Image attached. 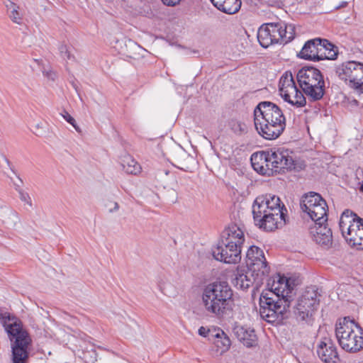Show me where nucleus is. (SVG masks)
I'll list each match as a JSON object with an SVG mask.
<instances>
[{
  "label": "nucleus",
  "mask_w": 363,
  "mask_h": 363,
  "mask_svg": "<svg viewBox=\"0 0 363 363\" xmlns=\"http://www.w3.org/2000/svg\"><path fill=\"white\" fill-rule=\"evenodd\" d=\"M293 290L289 279L279 274L275 277L271 288L264 291L259 298L262 318L269 323L281 322L293 300Z\"/></svg>",
  "instance_id": "f257e3e1"
},
{
  "label": "nucleus",
  "mask_w": 363,
  "mask_h": 363,
  "mask_svg": "<svg viewBox=\"0 0 363 363\" xmlns=\"http://www.w3.org/2000/svg\"><path fill=\"white\" fill-rule=\"evenodd\" d=\"M287 210L277 196L267 194L258 196L252 206L255 223L260 228L273 231L286 223Z\"/></svg>",
  "instance_id": "f03ea898"
},
{
  "label": "nucleus",
  "mask_w": 363,
  "mask_h": 363,
  "mask_svg": "<svg viewBox=\"0 0 363 363\" xmlns=\"http://www.w3.org/2000/svg\"><path fill=\"white\" fill-rule=\"evenodd\" d=\"M201 305L204 311L221 318L233 311V291L227 281H216L205 286L201 292Z\"/></svg>",
  "instance_id": "7ed1b4c3"
},
{
  "label": "nucleus",
  "mask_w": 363,
  "mask_h": 363,
  "mask_svg": "<svg viewBox=\"0 0 363 363\" xmlns=\"http://www.w3.org/2000/svg\"><path fill=\"white\" fill-rule=\"evenodd\" d=\"M4 327L11 341L12 363H26L32 342L28 332L23 328L21 320L15 317L9 316L4 321Z\"/></svg>",
  "instance_id": "20e7f679"
},
{
  "label": "nucleus",
  "mask_w": 363,
  "mask_h": 363,
  "mask_svg": "<svg viewBox=\"0 0 363 363\" xmlns=\"http://www.w3.org/2000/svg\"><path fill=\"white\" fill-rule=\"evenodd\" d=\"M335 335L339 345L347 352H356L363 348V330L349 318L336 323Z\"/></svg>",
  "instance_id": "39448f33"
},
{
  "label": "nucleus",
  "mask_w": 363,
  "mask_h": 363,
  "mask_svg": "<svg viewBox=\"0 0 363 363\" xmlns=\"http://www.w3.org/2000/svg\"><path fill=\"white\" fill-rule=\"evenodd\" d=\"M294 36V26L282 21L263 24L257 32L258 41L263 48H268L275 43L286 44L293 40Z\"/></svg>",
  "instance_id": "423d86ee"
},
{
  "label": "nucleus",
  "mask_w": 363,
  "mask_h": 363,
  "mask_svg": "<svg viewBox=\"0 0 363 363\" xmlns=\"http://www.w3.org/2000/svg\"><path fill=\"white\" fill-rule=\"evenodd\" d=\"M340 229L347 242L357 250H363V219L350 210L345 211L340 219Z\"/></svg>",
  "instance_id": "0eeeda50"
},
{
  "label": "nucleus",
  "mask_w": 363,
  "mask_h": 363,
  "mask_svg": "<svg viewBox=\"0 0 363 363\" xmlns=\"http://www.w3.org/2000/svg\"><path fill=\"white\" fill-rule=\"evenodd\" d=\"M302 211L306 213L314 223H325L328 220V206L321 196L315 192L305 194L300 203Z\"/></svg>",
  "instance_id": "6e6552de"
},
{
  "label": "nucleus",
  "mask_w": 363,
  "mask_h": 363,
  "mask_svg": "<svg viewBox=\"0 0 363 363\" xmlns=\"http://www.w3.org/2000/svg\"><path fill=\"white\" fill-rule=\"evenodd\" d=\"M279 91L281 98L296 108L303 107L306 104V99L300 91L290 72H286L281 77L279 82Z\"/></svg>",
  "instance_id": "1a4fd4ad"
},
{
  "label": "nucleus",
  "mask_w": 363,
  "mask_h": 363,
  "mask_svg": "<svg viewBox=\"0 0 363 363\" xmlns=\"http://www.w3.org/2000/svg\"><path fill=\"white\" fill-rule=\"evenodd\" d=\"M246 264L250 271L255 273L259 281L267 276L269 267L263 251L257 246H251L246 254Z\"/></svg>",
  "instance_id": "9d476101"
},
{
  "label": "nucleus",
  "mask_w": 363,
  "mask_h": 363,
  "mask_svg": "<svg viewBox=\"0 0 363 363\" xmlns=\"http://www.w3.org/2000/svg\"><path fill=\"white\" fill-rule=\"evenodd\" d=\"M318 293L313 287L308 288L298 298L295 313L302 320H309L318 305Z\"/></svg>",
  "instance_id": "9b49d317"
},
{
  "label": "nucleus",
  "mask_w": 363,
  "mask_h": 363,
  "mask_svg": "<svg viewBox=\"0 0 363 363\" xmlns=\"http://www.w3.org/2000/svg\"><path fill=\"white\" fill-rule=\"evenodd\" d=\"M336 74L349 86L363 79V64L356 61L343 62L336 68Z\"/></svg>",
  "instance_id": "f8f14e48"
},
{
  "label": "nucleus",
  "mask_w": 363,
  "mask_h": 363,
  "mask_svg": "<svg viewBox=\"0 0 363 363\" xmlns=\"http://www.w3.org/2000/svg\"><path fill=\"white\" fill-rule=\"evenodd\" d=\"M254 123L257 133L267 140L277 139L286 127V123L264 119L257 116H254Z\"/></svg>",
  "instance_id": "ddd939ff"
},
{
  "label": "nucleus",
  "mask_w": 363,
  "mask_h": 363,
  "mask_svg": "<svg viewBox=\"0 0 363 363\" xmlns=\"http://www.w3.org/2000/svg\"><path fill=\"white\" fill-rule=\"evenodd\" d=\"M242 249L234 245L220 242L217 247L212 250L213 257L226 264H237L241 260Z\"/></svg>",
  "instance_id": "4468645a"
},
{
  "label": "nucleus",
  "mask_w": 363,
  "mask_h": 363,
  "mask_svg": "<svg viewBox=\"0 0 363 363\" xmlns=\"http://www.w3.org/2000/svg\"><path fill=\"white\" fill-rule=\"evenodd\" d=\"M254 116L264 119L286 123V118L281 108L270 101H262L254 110Z\"/></svg>",
  "instance_id": "2eb2a0df"
},
{
  "label": "nucleus",
  "mask_w": 363,
  "mask_h": 363,
  "mask_svg": "<svg viewBox=\"0 0 363 363\" xmlns=\"http://www.w3.org/2000/svg\"><path fill=\"white\" fill-rule=\"evenodd\" d=\"M319 358L325 363H338L340 362L337 348L333 340L324 337L317 347Z\"/></svg>",
  "instance_id": "dca6fc26"
},
{
  "label": "nucleus",
  "mask_w": 363,
  "mask_h": 363,
  "mask_svg": "<svg viewBox=\"0 0 363 363\" xmlns=\"http://www.w3.org/2000/svg\"><path fill=\"white\" fill-rule=\"evenodd\" d=\"M272 159L277 172L282 169H291L294 168V160L292 152L284 148L270 149Z\"/></svg>",
  "instance_id": "f3484780"
},
{
  "label": "nucleus",
  "mask_w": 363,
  "mask_h": 363,
  "mask_svg": "<svg viewBox=\"0 0 363 363\" xmlns=\"http://www.w3.org/2000/svg\"><path fill=\"white\" fill-rule=\"evenodd\" d=\"M220 242L234 245L242 249L245 242V235L242 229L237 224H233L226 228L222 234Z\"/></svg>",
  "instance_id": "a211bd4d"
},
{
  "label": "nucleus",
  "mask_w": 363,
  "mask_h": 363,
  "mask_svg": "<svg viewBox=\"0 0 363 363\" xmlns=\"http://www.w3.org/2000/svg\"><path fill=\"white\" fill-rule=\"evenodd\" d=\"M321 38H316L308 40L298 54V57L308 60L320 61Z\"/></svg>",
  "instance_id": "6ab92c4d"
},
{
  "label": "nucleus",
  "mask_w": 363,
  "mask_h": 363,
  "mask_svg": "<svg viewBox=\"0 0 363 363\" xmlns=\"http://www.w3.org/2000/svg\"><path fill=\"white\" fill-rule=\"evenodd\" d=\"M311 234L313 240L318 245L329 247L332 244V232L327 226L326 223L316 224L311 228Z\"/></svg>",
  "instance_id": "aec40b11"
},
{
  "label": "nucleus",
  "mask_w": 363,
  "mask_h": 363,
  "mask_svg": "<svg viewBox=\"0 0 363 363\" xmlns=\"http://www.w3.org/2000/svg\"><path fill=\"white\" fill-rule=\"evenodd\" d=\"M233 333L238 340L247 347L257 345V337L253 329L237 325L233 328Z\"/></svg>",
  "instance_id": "412c9836"
},
{
  "label": "nucleus",
  "mask_w": 363,
  "mask_h": 363,
  "mask_svg": "<svg viewBox=\"0 0 363 363\" xmlns=\"http://www.w3.org/2000/svg\"><path fill=\"white\" fill-rule=\"evenodd\" d=\"M296 78L301 88L308 85V83H315L323 79L320 70L313 67H305L301 69L297 73Z\"/></svg>",
  "instance_id": "4be33fe9"
},
{
  "label": "nucleus",
  "mask_w": 363,
  "mask_h": 363,
  "mask_svg": "<svg viewBox=\"0 0 363 363\" xmlns=\"http://www.w3.org/2000/svg\"><path fill=\"white\" fill-rule=\"evenodd\" d=\"M325 82L323 79L319 80L315 83H311L301 87L303 94L313 101H318L324 95Z\"/></svg>",
  "instance_id": "5701e85b"
},
{
  "label": "nucleus",
  "mask_w": 363,
  "mask_h": 363,
  "mask_svg": "<svg viewBox=\"0 0 363 363\" xmlns=\"http://www.w3.org/2000/svg\"><path fill=\"white\" fill-rule=\"evenodd\" d=\"M212 337H213V344L216 348V352L218 354L221 355L229 350L231 342L223 330L214 328V332L212 333Z\"/></svg>",
  "instance_id": "b1692460"
},
{
  "label": "nucleus",
  "mask_w": 363,
  "mask_h": 363,
  "mask_svg": "<svg viewBox=\"0 0 363 363\" xmlns=\"http://www.w3.org/2000/svg\"><path fill=\"white\" fill-rule=\"evenodd\" d=\"M263 279H259L257 277L255 273H252L249 270L246 274H240L236 276L235 279V285L237 288L246 290L250 286H252L254 282H257V285H258L260 282H262Z\"/></svg>",
  "instance_id": "393cba45"
},
{
  "label": "nucleus",
  "mask_w": 363,
  "mask_h": 363,
  "mask_svg": "<svg viewBox=\"0 0 363 363\" xmlns=\"http://www.w3.org/2000/svg\"><path fill=\"white\" fill-rule=\"evenodd\" d=\"M266 160H267V156L264 151L253 153L250 158L253 169L262 175L269 174V167H267Z\"/></svg>",
  "instance_id": "a878e982"
},
{
  "label": "nucleus",
  "mask_w": 363,
  "mask_h": 363,
  "mask_svg": "<svg viewBox=\"0 0 363 363\" xmlns=\"http://www.w3.org/2000/svg\"><path fill=\"white\" fill-rule=\"evenodd\" d=\"M320 48L323 50H321L322 52L320 53V60L324 59L334 60L336 58L337 55V48L328 40L321 38Z\"/></svg>",
  "instance_id": "bb28decb"
},
{
  "label": "nucleus",
  "mask_w": 363,
  "mask_h": 363,
  "mask_svg": "<svg viewBox=\"0 0 363 363\" xmlns=\"http://www.w3.org/2000/svg\"><path fill=\"white\" fill-rule=\"evenodd\" d=\"M121 166L126 173L131 174H137L142 169L138 162L129 155H125L122 157Z\"/></svg>",
  "instance_id": "cd10ccee"
},
{
  "label": "nucleus",
  "mask_w": 363,
  "mask_h": 363,
  "mask_svg": "<svg viewBox=\"0 0 363 363\" xmlns=\"http://www.w3.org/2000/svg\"><path fill=\"white\" fill-rule=\"evenodd\" d=\"M218 9L228 14L235 13L241 7L240 0H225L221 4L215 6Z\"/></svg>",
  "instance_id": "c85d7f7f"
},
{
  "label": "nucleus",
  "mask_w": 363,
  "mask_h": 363,
  "mask_svg": "<svg viewBox=\"0 0 363 363\" xmlns=\"http://www.w3.org/2000/svg\"><path fill=\"white\" fill-rule=\"evenodd\" d=\"M1 216L2 221L10 227L15 226L18 220V213L9 208L3 210Z\"/></svg>",
  "instance_id": "c756f323"
},
{
  "label": "nucleus",
  "mask_w": 363,
  "mask_h": 363,
  "mask_svg": "<svg viewBox=\"0 0 363 363\" xmlns=\"http://www.w3.org/2000/svg\"><path fill=\"white\" fill-rule=\"evenodd\" d=\"M135 45L136 44L133 40L123 38L116 41V48L118 49L119 53L129 56L131 54L129 48L135 47Z\"/></svg>",
  "instance_id": "7c9ffc66"
},
{
  "label": "nucleus",
  "mask_w": 363,
  "mask_h": 363,
  "mask_svg": "<svg viewBox=\"0 0 363 363\" xmlns=\"http://www.w3.org/2000/svg\"><path fill=\"white\" fill-rule=\"evenodd\" d=\"M228 126L236 135H242L247 132L246 125L237 119L232 118L228 121Z\"/></svg>",
  "instance_id": "2f4dec72"
},
{
  "label": "nucleus",
  "mask_w": 363,
  "mask_h": 363,
  "mask_svg": "<svg viewBox=\"0 0 363 363\" xmlns=\"http://www.w3.org/2000/svg\"><path fill=\"white\" fill-rule=\"evenodd\" d=\"M16 190L18 191L19 195L20 200L24 203L25 205H27L29 208L33 207V202L31 197L30 196L29 194L26 191H25L23 189H17L16 188Z\"/></svg>",
  "instance_id": "473e14b6"
},
{
  "label": "nucleus",
  "mask_w": 363,
  "mask_h": 363,
  "mask_svg": "<svg viewBox=\"0 0 363 363\" xmlns=\"http://www.w3.org/2000/svg\"><path fill=\"white\" fill-rule=\"evenodd\" d=\"M266 153V156H267V160H266V163L267 164V167H269V174L268 176L273 174L274 172H277V169H276L274 166V162L272 159L271 152L269 150L264 151Z\"/></svg>",
  "instance_id": "72a5a7b5"
},
{
  "label": "nucleus",
  "mask_w": 363,
  "mask_h": 363,
  "mask_svg": "<svg viewBox=\"0 0 363 363\" xmlns=\"http://www.w3.org/2000/svg\"><path fill=\"white\" fill-rule=\"evenodd\" d=\"M62 116L64 118V119L66 121H67L69 123H70L74 127V128L76 130L77 132H78V133L82 132L81 128L76 123L74 118L72 116H70V114L68 112L65 111L62 113Z\"/></svg>",
  "instance_id": "f704fd0d"
},
{
  "label": "nucleus",
  "mask_w": 363,
  "mask_h": 363,
  "mask_svg": "<svg viewBox=\"0 0 363 363\" xmlns=\"http://www.w3.org/2000/svg\"><path fill=\"white\" fill-rule=\"evenodd\" d=\"M58 49H59V52L60 53V55H61V57L62 58H64L65 60H71L72 56H71L69 48H68V46L67 45L61 44L59 46Z\"/></svg>",
  "instance_id": "c9c22d12"
},
{
  "label": "nucleus",
  "mask_w": 363,
  "mask_h": 363,
  "mask_svg": "<svg viewBox=\"0 0 363 363\" xmlns=\"http://www.w3.org/2000/svg\"><path fill=\"white\" fill-rule=\"evenodd\" d=\"M214 332V329L213 330H210V329H207L204 327H201L199 329V334L203 337H208L209 339H212V333Z\"/></svg>",
  "instance_id": "e433bc0d"
},
{
  "label": "nucleus",
  "mask_w": 363,
  "mask_h": 363,
  "mask_svg": "<svg viewBox=\"0 0 363 363\" xmlns=\"http://www.w3.org/2000/svg\"><path fill=\"white\" fill-rule=\"evenodd\" d=\"M10 16H11V18L12 19V21L15 23H18V21L21 19L19 13L16 9H13L11 11Z\"/></svg>",
  "instance_id": "4c0bfd02"
},
{
  "label": "nucleus",
  "mask_w": 363,
  "mask_h": 363,
  "mask_svg": "<svg viewBox=\"0 0 363 363\" xmlns=\"http://www.w3.org/2000/svg\"><path fill=\"white\" fill-rule=\"evenodd\" d=\"M350 87L357 90L360 93H363V82L362 80H359L358 84H356L354 86H350Z\"/></svg>",
  "instance_id": "58836bf2"
},
{
  "label": "nucleus",
  "mask_w": 363,
  "mask_h": 363,
  "mask_svg": "<svg viewBox=\"0 0 363 363\" xmlns=\"http://www.w3.org/2000/svg\"><path fill=\"white\" fill-rule=\"evenodd\" d=\"M43 73L45 76H46L48 78L50 79L52 81L55 80L56 77V74L52 70L44 71Z\"/></svg>",
  "instance_id": "ea45409f"
},
{
  "label": "nucleus",
  "mask_w": 363,
  "mask_h": 363,
  "mask_svg": "<svg viewBox=\"0 0 363 363\" xmlns=\"http://www.w3.org/2000/svg\"><path fill=\"white\" fill-rule=\"evenodd\" d=\"M111 204L112 205V207H111L109 208L110 212H112L113 211H117L118 209L119 206H118V203L113 202V203H111Z\"/></svg>",
  "instance_id": "a19ab883"
},
{
  "label": "nucleus",
  "mask_w": 363,
  "mask_h": 363,
  "mask_svg": "<svg viewBox=\"0 0 363 363\" xmlns=\"http://www.w3.org/2000/svg\"><path fill=\"white\" fill-rule=\"evenodd\" d=\"M18 182H19V184H14V186H15V189L17 188V189H22L21 188V185L23 184V181L21 180V179L20 177H18Z\"/></svg>",
  "instance_id": "79ce46f5"
},
{
  "label": "nucleus",
  "mask_w": 363,
  "mask_h": 363,
  "mask_svg": "<svg viewBox=\"0 0 363 363\" xmlns=\"http://www.w3.org/2000/svg\"><path fill=\"white\" fill-rule=\"evenodd\" d=\"M2 159H3L4 164L9 168L10 162H9V160L5 156H2Z\"/></svg>",
  "instance_id": "37998d69"
},
{
  "label": "nucleus",
  "mask_w": 363,
  "mask_h": 363,
  "mask_svg": "<svg viewBox=\"0 0 363 363\" xmlns=\"http://www.w3.org/2000/svg\"><path fill=\"white\" fill-rule=\"evenodd\" d=\"M360 191L362 192H363V183L362 184L361 186H360Z\"/></svg>",
  "instance_id": "c03bdc74"
},
{
  "label": "nucleus",
  "mask_w": 363,
  "mask_h": 363,
  "mask_svg": "<svg viewBox=\"0 0 363 363\" xmlns=\"http://www.w3.org/2000/svg\"><path fill=\"white\" fill-rule=\"evenodd\" d=\"M108 2H111L112 0H106Z\"/></svg>",
  "instance_id": "a18cd8bd"
},
{
  "label": "nucleus",
  "mask_w": 363,
  "mask_h": 363,
  "mask_svg": "<svg viewBox=\"0 0 363 363\" xmlns=\"http://www.w3.org/2000/svg\"><path fill=\"white\" fill-rule=\"evenodd\" d=\"M362 107H363V104H362Z\"/></svg>",
  "instance_id": "49530a36"
}]
</instances>
